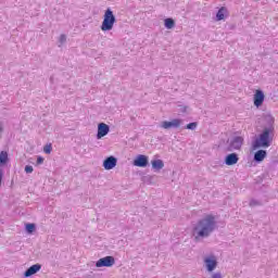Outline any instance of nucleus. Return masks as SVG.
<instances>
[{"instance_id": "obj_1", "label": "nucleus", "mask_w": 278, "mask_h": 278, "mask_svg": "<svg viewBox=\"0 0 278 278\" xmlns=\"http://www.w3.org/2000/svg\"><path fill=\"white\" fill-rule=\"evenodd\" d=\"M215 229H218V223L216 216L207 214L197 222L192 227V236L195 242L210 238L214 233Z\"/></svg>"}, {"instance_id": "obj_2", "label": "nucleus", "mask_w": 278, "mask_h": 278, "mask_svg": "<svg viewBox=\"0 0 278 278\" xmlns=\"http://www.w3.org/2000/svg\"><path fill=\"white\" fill-rule=\"evenodd\" d=\"M275 132L271 129H264L262 132L252 141V150L268 149L273 144Z\"/></svg>"}, {"instance_id": "obj_3", "label": "nucleus", "mask_w": 278, "mask_h": 278, "mask_svg": "<svg viewBox=\"0 0 278 278\" xmlns=\"http://www.w3.org/2000/svg\"><path fill=\"white\" fill-rule=\"evenodd\" d=\"M114 23H116V16L112 9H108L104 13V18L101 25L102 31H112V29H114Z\"/></svg>"}, {"instance_id": "obj_4", "label": "nucleus", "mask_w": 278, "mask_h": 278, "mask_svg": "<svg viewBox=\"0 0 278 278\" xmlns=\"http://www.w3.org/2000/svg\"><path fill=\"white\" fill-rule=\"evenodd\" d=\"M116 264V260L114 256H104L100 258L98 262H96V267L97 268H112V266Z\"/></svg>"}, {"instance_id": "obj_5", "label": "nucleus", "mask_w": 278, "mask_h": 278, "mask_svg": "<svg viewBox=\"0 0 278 278\" xmlns=\"http://www.w3.org/2000/svg\"><path fill=\"white\" fill-rule=\"evenodd\" d=\"M134 166H138L139 168H147L149 166V156L144 154H138L134 162Z\"/></svg>"}, {"instance_id": "obj_6", "label": "nucleus", "mask_w": 278, "mask_h": 278, "mask_svg": "<svg viewBox=\"0 0 278 278\" xmlns=\"http://www.w3.org/2000/svg\"><path fill=\"white\" fill-rule=\"evenodd\" d=\"M161 127L163 129H178V127H181V119L174 118L170 122L164 121L161 123Z\"/></svg>"}, {"instance_id": "obj_7", "label": "nucleus", "mask_w": 278, "mask_h": 278, "mask_svg": "<svg viewBox=\"0 0 278 278\" xmlns=\"http://www.w3.org/2000/svg\"><path fill=\"white\" fill-rule=\"evenodd\" d=\"M242 144H244V138L235 137L228 147V151H240L242 149Z\"/></svg>"}, {"instance_id": "obj_8", "label": "nucleus", "mask_w": 278, "mask_h": 278, "mask_svg": "<svg viewBox=\"0 0 278 278\" xmlns=\"http://www.w3.org/2000/svg\"><path fill=\"white\" fill-rule=\"evenodd\" d=\"M108 134H110V125L105 123L98 124L97 140H101V138H105Z\"/></svg>"}, {"instance_id": "obj_9", "label": "nucleus", "mask_w": 278, "mask_h": 278, "mask_svg": "<svg viewBox=\"0 0 278 278\" xmlns=\"http://www.w3.org/2000/svg\"><path fill=\"white\" fill-rule=\"evenodd\" d=\"M116 164H118V159L111 155L103 161V168L105 170H112V168H116Z\"/></svg>"}, {"instance_id": "obj_10", "label": "nucleus", "mask_w": 278, "mask_h": 278, "mask_svg": "<svg viewBox=\"0 0 278 278\" xmlns=\"http://www.w3.org/2000/svg\"><path fill=\"white\" fill-rule=\"evenodd\" d=\"M264 99H266V96H264V91L257 89L254 93L255 108H262V105L264 104Z\"/></svg>"}, {"instance_id": "obj_11", "label": "nucleus", "mask_w": 278, "mask_h": 278, "mask_svg": "<svg viewBox=\"0 0 278 278\" xmlns=\"http://www.w3.org/2000/svg\"><path fill=\"white\" fill-rule=\"evenodd\" d=\"M240 157L238 156V153H230L225 156L224 164L226 166H236V163L239 162Z\"/></svg>"}, {"instance_id": "obj_12", "label": "nucleus", "mask_w": 278, "mask_h": 278, "mask_svg": "<svg viewBox=\"0 0 278 278\" xmlns=\"http://www.w3.org/2000/svg\"><path fill=\"white\" fill-rule=\"evenodd\" d=\"M264 122L265 126L263 127V129H270L275 132V117H273V115L270 114H267L264 116Z\"/></svg>"}, {"instance_id": "obj_13", "label": "nucleus", "mask_w": 278, "mask_h": 278, "mask_svg": "<svg viewBox=\"0 0 278 278\" xmlns=\"http://www.w3.org/2000/svg\"><path fill=\"white\" fill-rule=\"evenodd\" d=\"M204 264H205L206 270L208 273H214V270H216V266H218V262L212 257H206L204 260Z\"/></svg>"}, {"instance_id": "obj_14", "label": "nucleus", "mask_w": 278, "mask_h": 278, "mask_svg": "<svg viewBox=\"0 0 278 278\" xmlns=\"http://www.w3.org/2000/svg\"><path fill=\"white\" fill-rule=\"evenodd\" d=\"M266 155H268V152L266 150H258L254 153V162L256 164H260L266 160Z\"/></svg>"}, {"instance_id": "obj_15", "label": "nucleus", "mask_w": 278, "mask_h": 278, "mask_svg": "<svg viewBox=\"0 0 278 278\" xmlns=\"http://www.w3.org/2000/svg\"><path fill=\"white\" fill-rule=\"evenodd\" d=\"M40 268H42V265L40 264H35L31 265L25 273H24V277H31L34 275H36V273L40 271Z\"/></svg>"}, {"instance_id": "obj_16", "label": "nucleus", "mask_w": 278, "mask_h": 278, "mask_svg": "<svg viewBox=\"0 0 278 278\" xmlns=\"http://www.w3.org/2000/svg\"><path fill=\"white\" fill-rule=\"evenodd\" d=\"M151 165H152L153 170L160 172V170H162V168H164V161H162L160 159L153 160V161H151Z\"/></svg>"}, {"instance_id": "obj_17", "label": "nucleus", "mask_w": 278, "mask_h": 278, "mask_svg": "<svg viewBox=\"0 0 278 278\" xmlns=\"http://www.w3.org/2000/svg\"><path fill=\"white\" fill-rule=\"evenodd\" d=\"M225 14H227V8L222 7L216 14V21H224L225 20Z\"/></svg>"}, {"instance_id": "obj_18", "label": "nucleus", "mask_w": 278, "mask_h": 278, "mask_svg": "<svg viewBox=\"0 0 278 278\" xmlns=\"http://www.w3.org/2000/svg\"><path fill=\"white\" fill-rule=\"evenodd\" d=\"M164 26L166 27V29H173V27H175V20L170 17L165 18Z\"/></svg>"}, {"instance_id": "obj_19", "label": "nucleus", "mask_w": 278, "mask_h": 278, "mask_svg": "<svg viewBox=\"0 0 278 278\" xmlns=\"http://www.w3.org/2000/svg\"><path fill=\"white\" fill-rule=\"evenodd\" d=\"M3 164H8V152L5 151L0 152V166Z\"/></svg>"}, {"instance_id": "obj_20", "label": "nucleus", "mask_w": 278, "mask_h": 278, "mask_svg": "<svg viewBox=\"0 0 278 278\" xmlns=\"http://www.w3.org/2000/svg\"><path fill=\"white\" fill-rule=\"evenodd\" d=\"M25 229L27 233H34L36 231V224H26Z\"/></svg>"}, {"instance_id": "obj_21", "label": "nucleus", "mask_w": 278, "mask_h": 278, "mask_svg": "<svg viewBox=\"0 0 278 278\" xmlns=\"http://www.w3.org/2000/svg\"><path fill=\"white\" fill-rule=\"evenodd\" d=\"M198 123L197 122H192L186 125L185 129H190L191 131H194V129H197L198 127Z\"/></svg>"}, {"instance_id": "obj_22", "label": "nucleus", "mask_w": 278, "mask_h": 278, "mask_svg": "<svg viewBox=\"0 0 278 278\" xmlns=\"http://www.w3.org/2000/svg\"><path fill=\"white\" fill-rule=\"evenodd\" d=\"M51 151H53V148L51 147V143L50 144H46L43 147V153H46L47 155H49L51 153Z\"/></svg>"}, {"instance_id": "obj_23", "label": "nucleus", "mask_w": 278, "mask_h": 278, "mask_svg": "<svg viewBox=\"0 0 278 278\" xmlns=\"http://www.w3.org/2000/svg\"><path fill=\"white\" fill-rule=\"evenodd\" d=\"M257 205H262V202H260L257 200L250 201V207H257Z\"/></svg>"}, {"instance_id": "obj_24", "label": "nucleus", "mask_w": 278, "mask_h": 278, "mask_svg": "<svg viewBox=\"0 0 278 278\" xmlns=\"http://www.w3.org/2000/svg\"><path fill=\"white\" fill-rule=\"evenodd\" d=\"M25 173H27V174L34 173V166H31V165H26V166H25Z\"/></svg>"}, {"instance_id": "obj_25", "label": "nucleus", "mask_w": 278, "mask_h": 278, "mask_svg": "<svg viewBox=\"0 0 278 278\" xmlns=\"http://www.w3.org/2000/svg\"><path fill=\"white\" fill-rule=\"evenodd\" d=\"M45 164V157L38 156L37 157V165Z\"/></svg>"}, {"instance_id": "obj_26", "label": "nucleus", "mask_w": 278, "mask_h": 278, "mask_svg": "<svg viewBox=\"0 0 278 278\" xmlns=\"http://www.w3.org/2000/svg\"><path fill=\"white\" fill-rule=\"evenodd\" d=\"M211 278H223V274L220 271H217L211 276Z\"/></svg>"}, {"instance_id": "obj_27", "label": "nucleus", "mask_w": 278, "mask_h": 278, "mask_svg": "<svg viewBox=\"0 0 278 278\" xmlns=\"http://www.w3.org/2000/svg\"><path fill=\"white\" fill-rule=\"evenodd\" d=\"M60 42H61V45H64V42H66V35L60 36Z\"/></svg>"}, {"instance_id": "obj_28", "label": "nucleus", "mask_w": 278, "mask_h": 278, "mask_svg": "<svg viewBox=\"0 0 278 278\" xmlns=\"http://www.w3.org/2000/svg\"><path fill=\"white\" fill-rule=\"evenodd\" d=\"M180 112H182V113L188 112V106H180Z\"/></svg>"}, {"instance_id": "obj_29", "label": "nucleus", "mask_w": 278, "mask_h": 278, "mask_svg": "<svg viewBox=\"0 0 278 278\" xmlns=\"http://www.w3.org/2000/svg\"><path fill=\"white\" fill-rule=\"evenodd\" d=\"M1 181H3V172L0 170V188H1Z\"/></svg>"}, {"instance_id": "obj_30", "label": "nucleus", "mask_w": 278, "mask_h": 278, "mask_svg": "<svg viewBox=\"0 0 278 278\" xmlns=\"http://www.w3.org/2000/svg\"><path fill=\"white\" fill-rule=\"evenodd\" d=\"M2 131V128H1V126H0V132Z\"/></svg>"}]
</instances>
